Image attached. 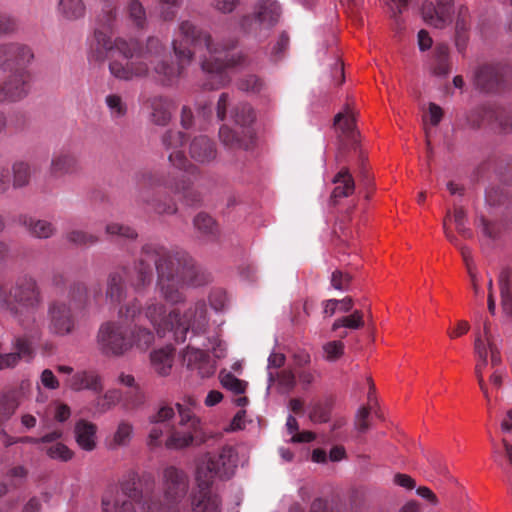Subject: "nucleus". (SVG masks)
Returning a JSON list of instances; mask_svg holds the SVG:
<instances>
[{
    "instance_id": "obj_46",
    "label": "nucleus",
    "mask_w": 512,
    "mask_h": 512,
    "mask_svg": "<svg viewBox=\"0 0 512 512\" xmlns=\"http://www.w3.org/2000/svg\"><path fill=\"white\" fill-rule=\"evenodd\" d=\"M105 233L110 237H119L126 240H135L138 237V233L133 227L118 222L107 223Z\"/></svg>"
},
{
    "instance_id": "obj_11",
    "label": "nucleus",
    "mask_w": 512,
    "mask_h": 512,
    "mask_svg": "<svg viewBox=\"0 0 512 512\" xmlns=\"http://www.w3.org/2000/svg\"><path fill=\"white\" fill-rule=\"evenodd\" d=\"M77 313L69 302L52 300L48 303L46 314V329L54 337H66L78 329Z\"/></svg>"
},
{
    "instance_id": "obj_17",
    "label": "nucleus",
    "mask_w": 512,
    "mask_h": 512,
    "mask_svg": "<svg viewBox=\"0 0 512 512\" xmlns=\"http://www.w3.org/2000/svg\"><path fill=\"white\" fill-rule=\"evenodd\" d=\"M127 271L128 268L122 266L107 276L105 298L112 305H119L127 298L128 289L125 281Z\"/></svg>"
},
{
    "instance_id": "obj_56",
    "label": "nucleus",
    "mask_w": 512,
    "mask_h": 512,
    "mask_svg": "<svg viewBox=\"0 0 512 512\" xmlns=\"http://www.w3.org/2000/svg\"><path fill=\"white\" fill-rule=\"evenodd\" d=\"M453 220L456 226L457 232L466 239H471L473 237L472 230L466 225L467 215L465 210L462 207H457L454 209Z\"/></svg>"
},
{
    "instance_id": "obj_54",
    "label": "nucleus",
    "mask_w": 512,
    "mask_h": 512,
    "mask_svg": "<svg viewBox=\"0 0 512 512\" xmlns=\"http://www.w3.org/2000/svg\"><path fill=\"white\" fill-rule=\"evenodd\" d=\"M122 399V393L117 389L108 390L103 396L97 400V409L104 413L113 408Z\"/></svg>"
},
{
    "instance_id": "obj_59",
    "label": "nucleus",
    "mask_w": 512,
    "mask_h": 512,
    "mask_svg": "<svg viewBox=\"0 0 512 512\" xmlns=\"http://www.w3.org/2000/svg\"><path fill=\"white\" fill-rule=\"evenodd\" d=\"M133 433V426L127 421H121L116 429L113 442L117 446H124L129 443Z\"/></svg>"
},
{
    "instance_id": "obj_15",
    "label": "nucleus",
    "mask_w": 512,
    "mask_h": 512,
    "mask_svg": "<svg viewBox=\"0 0 512 512\" xmlns=\"http://www.w3.org/2000/svg\"><path fill=\"white\" fill-rule=\"evenodd\" d=\"M478 116V126L484 123L495 125L505 133H512V105H483L478 110Z\"/></svg>"
},
{
    "instance_id": "obj_60",
    "label": "nucleus",
    "mask_w": 512,
    "mask_h": 512,
    "mask_svg": "<svg viewBox=\"0 0 512 512\" xmlns=\"http://www.w3.org/2000/svg\"><path fill=\"white\" fill-rule=\"evenodd\" d=\"M421 12H422L423 19L427 24H429L435 28H438V29H442L445 27V26H440V24L438 23V18L440 19L441 15L438 11V7L436 5H434L432 2L424 3L422 6V9H421Z\"/></svg>"
},
{
    "instance_id": "obj_19",
    "label": "nucleus",
    "mask_w": 512,
    "mask_h": 512,
    "mask_svg": "<svg viewBox=\"0 0 512 512\" xmlns=\"http://www.w3.org/2000/svg\"><path fill=\"white\" fill-rule=\"evenodd\" d=\"M195 237L203 243H215L221 232L217 221L206 212L197 213L192 221Z\"/></svg>"
},
{
    "instance_id": "obj_48",
    "label": "nucleus",
    "mask_w": 512,
    "mask_h": 512,
    "mask_svg": "<svg viewBox=\"0 0 512 512\" xmlns=\"http://www.w3.org/2000/svg\"><path fill=\"white\" fill-rule=\"evenodd\" d=\"M364 326V313L361 310H355L351 315L344 316L334 321L332 331H337L344 327L348 329H360Z\"/></svg>"
},
{
    "instance_id": "obj_47",
    "label": "nucleus",
    "mask_w": 512,
    "mask_h": 512,
    "mask_svg": "<svg viewBox=\"0 0 512 512\" xmlns=\"http://www.w3.org/2000/svg\"><path fill=\"white\" fill-rule=\"evenodd\" d=\"M334 124L339 125L343 134L354 139L355 137V116L352 110L347 106L344 113H338L335 116Z\"/></svg>"
},
{
    "instance_id": "obj_27",
    "label": "nucleus",
    "mask_w": 512,
    "mask_h": 512,
    "mask_svg": "<svg viewBox=\"0 0 512 512\" xmlns=\"http://www.w3.org/2000/svg\"><path fill=\"white\" fill-rule=\"evenodd\" d=\"M335 185L331 193V202L336 205L338 200L352 195L355 191V181L347 167H342L332 180Z\"/></svg>"
},
{
    "instance_id": "obj_62",
    "label": "nucleus",
    "mask_w": 512,
    "mask_h": 512,
    "mask_svg": "<svg viewBox=\"0 0 512 512\" xmlns=\"http://www.w3.org/2000/svg\"><path fill=\"white\" fill-rule=\"evenodd\" d=\"M63 432L62 430H54L49 432L42 437L35 438L30 436L19 437V443H30V444H48L54 442L55 440H59L62 438Z\"/></svg>"
},
{
    "instance_id": "obj_7",
    "label": "nucleus",
    "mask_w": 512,
    "mask_h": 512,
    "mask_svg": "<svg viewBox=\"0 0 512 512\" xmlns=\"http://www.w3.org/2000/svg\"><path fill=\"white\" fill-rule=\"evenodd\" d=\"M11 313L30 337H40L43 324L36 313L43 305V293L37 280L28 274L16 278L10 287Z\"/></svg>"
},
{
    "instance_id": "obj_51",
    "label": "nucleus",
    "mask_w": 512,
    "mask_h": 512,
    "mask_svg": "<svg viewBox=\"0 0 512 512\" xmlns=\"http://www.w3.org/2000/svg\"><path fill=\"white\" fill-rule=\"evenodd\" d=\"M219 378L221 385L235 394H243L246 390L247 383L230 372H221Z\"/></svg>"
},
{
    "instance_id": "obj_22",
    "label": "nucleus",
    "mask_w": 512,
    "mask_h": 512,
    "mask_svg": "<svg viewBox=\"0 0 512 512\" xmlns=\"http://www.w3.org/2000/svg\"><path fill=\"white\" fill-rule=\"evenodd\" d=\"M85 0H56V15L64 23H76L85 19Z\"/></svg>"
},
{
    "instance_id": "obj_4",
    "label": "nucleus",
    "mask_w": 512,
    "mask_h": 512,
    "mask_svg": "<svg viewBox=\"0 0 512 512\" xmlns=\"http://www.w3.org/2000/svg\"><path fill=\"white\" fill-rule=\"evenodd\" d=\"M179 31L185 42L190 43L195 49H205V52L199 55V61L202 71L210 77L203 84L206 89L214 90L225 86L230 81L226 71L246 64V57L242 53L232 51L236 45L235 41L227 44L215 43L210 33L189 20L179 24Z\"/></svg>"
},
{
    "instance_id": "obj_25",
    "label": "nucleus",
    "mask_w": 512,
    "mask_h": 512,
    "mask_svg": "<svg viewBox=\"0 0 512 512\" xmlns=\"http://www.w3.org/2000/svg\"><path fill=\"white\" fill-rule=\"evenodd\" d=\"M189 153L193 160L199 163H209L216 158L215 143L205 135H199L192 139Z\"/></svg>"
},
{
    "instance_id": "obj_5",
    "label": "nucleus",
    "mask_w": 512,
    "mask_h": 512,
    "mask_svg": "<svg viewBox=\"0 0 512 512\" xmlns=\"http://www.w3.org/2000/svg\"><path fill=\"white\" fill-rule=\"evenodd\" d=\"M137 187L135 202L159 215H173L178 211L177 204L173 199H160L155 195L154 190L159 187L182 195L188 205L200 202V194L193 189V180L185 173L173 172L165 177L157 171H143L137 175Z\"/></svg>"
},
{
    "instance_id": "obj_28",
    "label": "nucleus",
    "mask_w": 512,
    "mask_h": 512,
    "mask_svg": "<svg viewBox=\"0 0 512 512\" xmlns=\"http://www.w3.org/2000/svg\"><path fill=\"white\" fill-rule=\"evenodd\" d=\"M429 69L437 77H447L450 74L451 61L448 45L439 43L435 46Z\"/></svg>"
},
{
    "instance_id": "obj_29",
    "label": "nucleus",
    "mask_w": 512,
    "mask_h": 512,
    "mask_svg": "<svg viewBox=\"0 0 512 512\" xmlns=\"http://www.w3.org/2000/svg\"><path fill=\"white\" fill-rule=\"evenodd\" d=\"M474 350L475 354L478 358V362L475 366V374L478 380L479 387L486 398L487 402L490 403V395L488 391V387L484 382L483 378V369L488 364V352L487 348L485 346L484 340L482 338V335H477L475 342H474Z\"/></svg>"
},
{
    "instance_id": "obj_38",
    "label": "nucleus",
    "mask_w": 512,
    "mask_h": 512,
    "mask_svg": "<svg viewBox=\"0 0 512 512\" xmlns=\"http://www.w3.org/2000/svg\"><path fill=\"white\" fill-rule=\"evenodd\" d=\"M118 306L117 315L120 320L119 322L123 323L126 327L133 323L142 312V304L137 298L123 301Z\"/></svg>"
},
{
    "instance_id": "obj_61",
    "label": "nucleus",
    "mask_w": 512,
    "mask_h": 512,
    "mask_svg": "<svg viewBox=\"0 0 512 512\" xmlns=\"http://www.w3.org/2000/svg\"><path fill=\"white\" fill-rule=\"evenodd\" d=\"M475 224L485 237L491 240L496 239L499 233V228L496 223L488 221L483 215H481L476 218Z\"/></svg>"
},
{
    "instance_id": "obj_3",
    "label": "nucleus",
    "mask_w": 512,
    "mask_h": 512,
    "mask_svg": "<svg viewBox=\"0 0 512 512\" xmlns=\"http://www.w3.org/2000/svg\"><path fill=\"white\" fill-rule=\"evenodd\" d=\"M150 261L155 265L157 289L169 303L177 304L184 300L185 286L197 287L210 281V275L186 251L149 242L142 246L140 257L134 263L130 284L136 292L144 291L153 281Z\"/></svg>"
},
{
    "instance_id": "obj_58",
    "label": "nucleus",
    "mask_w": 512,
    "mask_h": 512,
    "mask_svg": "<svg viewBox=\"0 0 512 512\" xmlns=\"http://www.w3.org/2000/svg\"><path fill=\"white\" fill-rule=\"evenodd\" d=\"M265 84L261 78L256 75H247L241 78L238 82V88L242 91L250 92V93H260Z\"/></svg>"
},
{
    "instance_id": "obj_45",
    "label": "nucleus",
    "mask_w": 512,
    "mask_h": 512,
    "mask_svg": "<svg viewBox=\"0 0 512 512\" xmlns=\"http://www.w3.org/2000/svg\"><path fill=\"white\" fill-rule=\"evenodd\" d=\"M105 104L112 119H121L126 116L128 107L119 94H108L105 97Z\"/></svg>"
},
{
    "instance_id": "obj_50",
    "label": "nucleus",
    "mask_w": 512,
    "mask_h": 512,
    "mask_svg": "<svg viewBox=\"0 0 512 512\" xmlns=\"http://www.w3.org/2000/svg\"><path fill=\"white\" fill-rule=\"evenodd\" d=\"M331 402L329 400L318 401L311 405L309 418L315 423H325L330 420Z\"/></svg>"
},
{
    "instance_id": "obj_10",
    "label": "nucleus",
    "mask_w": 512,
    "mask_h": 512,
    "mask_svg": "<svg viewBox=\"0 0 512 512\" xmlns=\"http://www.w3.org/2000/svg\"><path fill=\"white\" fill-rule=\"evenodd\" d=\"M96 343L102 355L121 357L131 350L128 327L119 321H105L99 326Z\"/></svg>"
},
{
    "instance_id": "obj_43",
    "label": "nucleus",
    "mask_w": 512,
    "mask_h": 512,
    "mask_svg": "<svg viewBox=\"0 0 512 512\" xmlns=\"http://www.w3.org/2000/svg\"><path fill=\"white\" fill-rule=\"evenodd\" d=\"M65 239L78 247H90L100 242L99 236L81 229H73L65 234Z\"/></svg>"
},
{
    "instance_id": "obj_1",
    "label": "nucleus",
    "mask_w": 512,
    "mask_h": 512,
    "mask_svg": "<svg viewBox=\"0 0 512 512\" xmlns=\"http://www.w3.org/2000/svg\"><path fill=\"white\" fill-rule=\"evenodd\" d=\"M237 452L226 445L218 454H207L198 465L196 481L198 491L192 496L191 509L183 501L188 491L187 475L180 469L169 466L163 471V497L153 494L155 481L152 475L139 476L128 472L120 482V491L127 499L105 494L102 498V512H220L219 498L210 487L213 480L230 479L237 467Z\"/></svg>"
},
{
    "instance_id": "obj_63",
    "label": "nucleus",
    "mask_w": 512,
    "mask_h": 512,
    "mask_svg": "<svg viewBox=\"0 0 512 512\" xmlns=\"http://www.w3.org/2000/svg\"><path fill=\"white\" fill-rule=\"evenodd\" d=\"M325 359L328 361H336L344 353V344L341 341H330L323 346Z\"/></svg>"
},
{
    "instance_id": "obj_9",
    "label": "nucleus",
    "mask_w": 512,
    "mask_h": 512,
    "mask_svg": "<svg viewBox=\"0 0 512 512\" xmlns=\"http://www.w3.org/2000/svg\"><path fill=\"white\" fill-rule=\"evenodd\" d=\"M281 15L282 8L277 0H257L254 12L242 16L239 26L243 33L265 39L279 23Z\"/></svg>"
},
{
    "instance_id": "obj_30",
    "label": "nucleus",
    "mask_w": 512,
    "mask_h": 512,
    "mask_svg": "<svg viewBox=\"0 0 512 512\" xmlns=\"http://www.w3.org/2000/svg\"><path fill=\"white\" fill-rule=\"evenodd\" d=\"M104 30L105 29L102 28H98L95 30V45L92 46V50H94L98 54V58H103L104 56H107L110 60L112 54L116 55L118 53V42L126 40L123 38L112 39V37Z\"/></svg>"
},
{
    "instance_id": "obj_34",
    "label": "nucleus",
    "mask_w": 512,
    "mask_h": 512,
    "mask_svg": "<svg viewBox=\"0 0 512 512\" xmlns=\"http://www.w3.org/2000/svg\"><path fill=\"white\" fill-rule=\"evenodd\" d=\"M173 352L174 349L166 347L151 353V363L158 375L167 376L170 374L173 365Z\"/></svg>"
},
{
    "instance_id": "obj_6",
    "label": "nucleus",
    "mask_w": 512,
    "mask_h": 512,
    "mask_svg": "<svg viewBox=\"0 0 512 512\" xmlns=\"http://www.w3.org/2000/svg\"><path fill=\"white\" fill-rule=\"evenodd\" d=\"M165 312V306L156 300H150L144 309L146 318L156 328L160 337L171 331L175 341L182 343L189 331L193 335H200L206 331L208 318L204 301L196 302L183 316H180L177 310H172L167 316Z\"/></svg>"
},
{
    "instance_id": "obj_55",
    "label": "nucleus",
    "mask_w": 512,
    "mask_h": 512,
    "mask_svg": "<svg viewBox=\"0 0 512 512\" xmlns=\"http://www.w3.org/2000/svg\"><path fill=\"white\" fill-rule=\"evenodd\" d=\"M18 31V18L10 13L0 12V36L16 34Z\"/></svg>"
},
{
    "instance_id": "obj_41",
    "label": "nucleus",
    "mask_w": 512,
    "mask_h": 512,
    "mask_svg": "<svg viewBox=\"0 0 512 512\" xmlns=\"http://www.w3.org/2000/svg\"><path fill=\"white\" fill-rule=\"evenodd\" d=\"M40 451L44 452L50 459L62 462H67L73 457V452L64 443L58 440L48 444H42Z\"/></svg>"
},
{
    "instance_id": "obj_13",
    "label": "nucleus",
    "mask_w": 512,
    "mask_h": 512,
    "mask_svg": "<svg viewBox=\"0 0 512 512\" xmlns=\"http://www.w3.org/2000/svg\"><path fill=\"white\" fill-rule=\"evenodd\" d=\"M162 145L166 150H171L168 160L170 164L177 168L179 173L194 174L197 168L191 164L186 155L180 148L186 142V135L177 130H167L161 138Z\"/></svg>"
},
{
    "instance_id": "obj_8",
    "label": "nucleus",
    "mask_w": 512,
    "mask_h": 512,
    "mask_svg": "<svg viewBox=\"0 0 512 512\" xmlns=\"http://www.w3.org/2000/svg\"><path fill=\"white\" fill-rule=\"evenodd\" d=\"M179 416L180 425L187 427L186 431H180L178 429L170 430L160 424H152V428L149 432L148 444L150 446H158L160 439L165 432L170 431V435L166 440V447L169 449H182L193 444L194 436L197 434L200 427V420L197 418L191 407L185 406L184 404L176 405Z\"/></svg>"
},
{
    "instance_id": "obj_24",
    "label": "nucleus",
    "mask_w": 512,
    "mask_h": 512,
    "mask_svg": "<svg viewBox=\"0 0 512 512\" xmlns=\"http://www.w3.org/2000/svg\"><path fill=\"white\" fill-rule=\"evenodd\" d=\"M211 117L212 108L207 102L198 104L196 117L194 116L191 108L184 105L181 109L180 123L184 129H190L195 126H198L199 129H204Z\"/></svg>"
},
{
    "instance_id": "obj_14",
    "label": "nucleus",
    "mask_w": 512,
    "mask_h": 512,
    "mask_svg": "<svg viewBox=\"0 0 512 512\" xmlns=\"http://www.w3.org/2000/svg\"><path fill=\"white\" fill-rule=\"evenodd\" d=\"M31 75L18 69L0 83V103H14L24 99L30 91Z\"/></svg>"
},
{
    "instance_id": "obj_53",
    "label": "nucleus",
    "mask_w": 512,
    "mask_h": 512,
    "mask_svg": "<svg viewBox=\"0 0 512 512\" xmlns=\"http://www.w3.org/2000/svg\"><path fill=\"white\" fill-rule=\"evenodd\" d=\"M145 402V395L139 386L127 391L122 396L123 407L126 410H134L141 407Z\"/></svg>"
},
{
    "instance_id": "obj_42",
    "label": "nucleus",
    "mask_w": 512,
    "mask_h": 512,
    "mask_svg": "<svg viewBox=\"0 0 512 512\" xmlns=\"http://www.w3.org/2000/svg\"><path fill=\"white\" fill-rule=\"evenodd\" d=\"M231 117L234 123L238 125L242 130L251 129L250 125L255 119L253 109L247 103L237 104L231 112Z\"/></svg>"
},
{
    "instance_id": "obj_18",
    "label": "nucleus",
    "mask_w": 512,
    "mask_h": 512,
    "mask_svg": "<svg viewBox=\"0 0 512 512\" xmlns=\"http://www.w3.org/2000/svg\"><path fill=\"white\" fill-rule=\"evenodd\" d=\"M183 363L191 371H196L202 377H210L215 372V366L210 356L203 350L188 346L183 354Z\"/></svg>"
},
{
    "instance_id": "obj_26",
    "label": "nucleus",
    "mask_w": 512,
    "mask_h": 512,
    "mask_svg": "<svg viewBox=\"0 0 512 512\" xmlns=\"http://www.w3.org/2000/svg\"><path fill=\"white\" fill-rule=\"evenodd\" d=\"M20 222L29 235L36 239H49L57 233L56 225L45 219L24 215L20 218Z\"/></svg>"
},
{
    "instance_id": "obj_20",
    "label": "nucleus",
    "mask_w": 512,
    "mask_h": 512,
    "mask_svg": "<svg viewBox=\"0 0 512 512\" xmlns=\"http://www.w3.org/2000/svg\"><path fill=\"white\" fill-rule=\"evenodd\" d=\"M66 385L73 391L90 390L102 392L104 386L101 375L95 370H79L66 379Z\"/></svg>"
},
{
    "instance_id": "obj_2",
    "label": "nucleus",
    "mask_w": 512,
    "mask_h": 512,
    "mask_svg": "<svg viewBox=\"0 0 512 512\" xmlns=\"http://www.w3.org/2000/svg\"><path fill=\"white\" fill-rule=\"evenodd\" d=\"M171 45L176 61L168 55L165 45L157 37L151 36L139 46L119 41L118 53L110 57L109 71L121 81H132L152 74L162 86L173 87L191 64L194 52L178 39H174Z\"/></svg>"
},
{
    "instance_id": "obj_36",
    "label": "nucleus",
    "mask_w": 512,
    "mask_h": 512,
    "mask_svg": "<svg viewBox=\"0 0 512 512\" xmlns=\"http://www.w3.org/2000/svg\"><path fill=\"white\" fill-rule=\"evenodd\" d=\"M34 60L32 48L24 43L12 42L11 70L24 69Z\"/></svg>"
},
{
    "instance_id": "obj_64",
    "label": "nucleus",
    "mask_w": 512,
    "mask_h": 512,
    "mask_svg": "<svg viewBox=\"0 0 512 512\" xmlns=\"http://www.w3.org/2000/svg\"><path fill=\"white\" fill-rule=\"evenodd\" d=\"M452 5L453 0H437L436 6L438 7V11L441 15L440 20L438 19V23L440 24V26H447L452 22Z\"/></svg>"
},
{
    "instance_id": "obj_16",
    "label": "nucleus",
    "mask_w": 512,
    "mask_h": 512,
    "mask_svg": "<svg viewBox=\"0 0 512 512\" xmlns=\"http://www.w3.org/2000/svg\"><path fill=\"white\" fill-rule=\"evenodd\" d=\"M146 107L149 110L150 121L158 126H166L172 119V114L176 108L173 99L155 95L147 99Z\"/></svg>"
},
{
    "instance_id": "obj_52",
    "label": "nucleus",
    "mask_w": 512,
    "mask_h": 512,
    "mask_svg": "<svg viewBox=\"0 0 512 512\" xmlns=\"http://www.w3.org/2000/svg\"><path fill=\"white\" fill-rule=\"evenodd\" d=\"M455 28L457 34L456 45L459 46L462 34H465L470 28V13L466 5H460L458 8Z\"/></svg>"
},
{
    "instance_id": "obj_12",
    "label": "nucleus",
    "mask_w": 512,
    "mask_h": 512,
    "mask_svg": "<svg viewBox=\"0 0 512 512\" xmlns=\"http://www.w3.org/2000/svg\"><path fill=\"white\" fill-rule=\"evenodd\" d=\"M474 86L486 94H501L509 88V69L501 63H485L474 72Z\"/></svg>"
},
{
    "instance_id": "obj_31",
    "label": "nucleus",
    "mask_w": 512,
    "mask_h": 512,
    "mask_svg": "<svg viewBox=\"0 0 512 512\" xmlns=\"http://www.w3.org/2000/svg\"><path fill=\"white\" fill-rule=\"evenodd\" d=\"M77 444L86 451H92L96 447L97 426L86 420H79L74 428Z\"/></svg>"
},
{
    "instance_id": "obj_37",
    "label": "nucleus",
    "mask_w": 512,
    "mask_h": 512,
    "mask_svg": "<svg viewBox=\"0 0 512 512\" xmlns=\"http://www.w3.org/2000/svg\"><path fill=\"white\" fill-rule=\"evenodd\" d=\"M181 0H157L152 13L165 22L174 21L180 8Z\"/></svg>"
},
{
    "instance_id": "obj_32",
    "label": "nucleus",
    "mask_w": 512,
    "mask_h": 512,
    "mask_svg": "<svg viewBox=\"0 0 512 512\" xmlns=\"http://www.w3.org/2000/svg\"><path fill=\"white\" fill-rule=\"evenodd\" d=\"M19 405L20 392L17 389H9L0 394V427L15 414Z\"/></svg>"
},
{
    "instance_id": "obj_39",
    "label": "nucleus",
    "mask_w": 512,
    "mask_h": 512,
    "mask_svg": "<svg viewBox=\"0 0 512 512\" xmlns=\"http://www.w3.org/2000/svg\"><path fill=\"white\" fill-rule=\"evenodd\" d=\"M118 20V7L115 2L107 0L97 15V23L100 28L113 30Z\"/></svg>"
},
{
    "instance_id": "obj_33",
    "label": "nucleus",
    "mask_w": 512,
    "mask_h": 512,
    "mask_svg": "<svg viewBox=\"0 0 512 512\" xmlns=\"http://www.w3.org/2000/svg\"><path fill=\"white\" fill-rule=\"evenodd\" d=\"M512 272L508 268H504L501 270L498 278V284L500 289V297H501V308L502 312L508 316L512 317Z\"/></svg>"
},
{
    "instance_id": "obj_21",
    "label": "nucleus",
    "mask_w": 512,
    "mask_h": 512,
    "mask_svg": "<svg viewBox=\"0 0 512 512\" xmlns=\"http://www.w3.org/2000/svg\"><path fill=\"white\" fill-rule=\"evenodd\" d=\"M49 171L54 177H62L79 173L81 166L76 155L68 151H59L53 154Z\"/></svg>"
},
{
    "instance_id": "obj_40",
    "label": "nucleus",
    "mask_w": 512,
    "mask_h": 512,
    "mask_svg": "<svg viewBox=\"0 0 512 512\" xmlns=\"http://www.w3.org/2000/svg\"><path fill=\"white\" fill-rule=\"evenodd\" d=\"M478 335H482L487 352H490L491 365L497 366L501 362L500 351L497 346V338L494 336L491 328V323L485 320L483 323V332Z\"/></svg>"
},
{
    "instance_id": "obj_35",
    "label": "nucleus",
    "mask_w": 512,
    "mask_h": 512,
    "mask_svg": "<svg viewBox=\"0 0 512 512\" xmlns=\"http://www.w3.org/2000/svg\"><path fill=\"white\" fill-rule=\"evenodd\" d=\"M131 349L136 347L140 351L148 350L154 343L155 336L152 330L135 325L128 333Z\"/></svg>"
},
{
    "instance_id": "obj_44",
    "label": "nucleus",
    "mask_w": 512,
    "mask_h": 512,
    "mask_svg": "<svg viewBox=\"0 0 512 512\" xmlns=\"http://www.w3.org/2000/svg\"><path fill=\"white\" fill-rule=\"evenodd\" d=\"M13 172V187L15 189L27 186L31 178V167L29 163L24 161H17L12 166Z\"/></svg>"
},
{
    "instance_id": "obj_23",
    "label": "nucleus",
    "mask_w": 512,
    "mask_h": 512,
    "mask_svg": "<svg viewBox=\"0 0 512 512\" xmlns=\"http://www.w3.org/2000/svg\"><path fill=\"white\" fill-rule=\"evenodd\" d=\"M252 129L234 130L227 125L219 129V139L229 149H248L253 139Z\"/></svg>"
},
{
    "instance_id": "obj_57",
    "label": "nucleus",
    "mask_w": 512,
    "mask_h": 512,
    "mask_svg": "<svg viewBox=\"0 0 512 512\" xmlns=\"http://www.w3.org/2000/svg\"><path fill=\"white\" fill-rule=\"evenodd\" d=\"M175 411L170 405H162L155 414L149 417L151 424H160L165 428H170L169 421L174 417Z\"/></svg>"
},
{
    "instance_id": "obj_49",
    "label": "nucleus",
    "mask_w": 512,
    "mask_h": 512,
    "mask_svg": "<svg viewBox=\"0 0 512 512\" xmlns=\"http://www.w3.org/2000/svg\"><path fill=\"white\" fill-rule=\"evenodd\" d=\"M129 19L140 29L147 24L146 10L139 0H130L126 7Z\"/></svg>"
}]
</instances>
